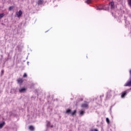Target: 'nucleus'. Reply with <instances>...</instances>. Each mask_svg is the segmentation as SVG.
Segmentation results:
<instances>
[{
    "label": "nucleus",
    "instance_id": "nucleus-1",
    "mask_svg": "<svg viewBox=\"0 0 131 131\" xmlns=\"http://www.w3.org/2000/svg\"><path fill=\"white\" fill-rule=\"evenodd\" d=\"M130 78L129 80L124 84V86H131V70H129Z\"/></svg>",
    "mask_w": 131,
    "mask_h": 131
},
{
    "label": "nucleus",
    "instance_id": "nucleus-2",
    "mask_svg": "<svg viewBox=\"0 0 131 131\" xmlns=\"http://www.w3.org/2000/svg\"><path fill=\"white\" fill-rule=\"evenodd\" d=\"M66 113H67V114H69V113H70L72 116H74V115H75V114H76V110H75L73 112H71V110L68 109L66 111Z\"/></svg>",
    "mask_w": 131,
    "mask_h": 131
},
{
    "label": "nucleus",
    "instance_id": "nucleus-3",
    "mask_svg": "<svg viewBox=\"0 0 131 131\" xmlns=\"http://www.w3.org/2000/svg\"><path fill=\"white\" fill-rule=\"evenodd\" d=\"M24 81V80L22 78H19L17 79V82L18 84H20V85L23 83Z\"/></svg>",
    "mask_w": 131,
    "mask_h": 131
},
{
    "label": "nucleus",
    "instance_id": "nucleus-4",
    "mask_svg": "<svg viewBox=\"0 0 131 131\" xmlns=\"http://www.w3.org/2000/svg\"><path fill=\"white\" fill-rule=\"evenodd\" d=\"M22 14H23V13L22 12L21 10H19V11L16 12V15L18 18L21 17V16H22Z\"/></svg>",
    "mask_w": 131,
    "mask_h": 131
},
{
    "label": "nucleus",
    "instance_id": "nucleus-5",
    "mask_svg": "<svg viewBox=\"0 0 131 131\" xmlns=\"http://www.w3.org/2000/svg\"><path fill=\"white\" fill-rule=\"evenodd\" d=\"M109 5L111 6V9L112 10H114L115 8V6L114 5V2H110L109 3Z\"/></svg>",
    "mask_w": 131,
    "mask_h": 131
},
{
    "label": "nucleus",
    "instance_id": "nucleus-6",
    "mask_svg": "<svg viewBox=\"0 0 131 131\" xmlns=\"http://www.w3.org/2000/svg\"><path fill=\"white\" fill-rule=\"evenodd\" d=\"M43 0H38L37 2V4L38 6H41V5H43Z\"/></svg>",
    "mask_w": 131,
    "mask_h": 131
},
{
    "label": "nucleus",
    "instance_id": "nucleus-7",
    "mask_svg": "<svg viewBox=\"0 0 131 131\" xmlns=\"http://www.w3.org/2000/svg\"><path fill=\"white\" fill-rule=\"evenodd\" d=\"M127 93V91L123 92L121 94V98H124V97H125V96H126Z\"/></svg>",
    "mask_w": 131,
    "mask_h": 131
},
{
    "label": "nucleus",
    "instance_id": "nucleus-8",
    "mask_svg": "<svg viewBox=\"0 0 131 131\" xmlns=\"http://www.w3.org/2000/svg\"><path fill=\"white\" fill-rule=\"evenodd\" d=\"M47 125L48 127H54V125H51V122L47 121Z\"/></svg>",
    "mask_w": 131,
    "mask_h": 131
},
{
    "label": "nucleus",
    "instance_id": "nucleus-9",
    "mask_svg": "<svg viewBox=\"0 0 131 131\" xmlns=\"http://www.w3.org/2000/svg\"><path fill=\"white\" fill-rule=\"evenodd\" d=\"M82 108H88L89 107V104L88 103H83L81 105Z\"/></svg>",
    "mask_w": 131,
    "mask_h": 131
},
{
    "label": "nucleus",
    "instance_id": "nucleus-10",
    "mask_svg": "<svg viewBox=\"0 0 131 131\" xmlns=\"http://www.w3.org/2000/svg\"><path fill=\"white\" fill-rule=\"evenodd\" d=\"M26 91V89L25 88H21L19 89V93H25Z\"/></svg>",
    "mask_w": 131,
    "mask_h": 131
},
{
    "label": "nucleus",
    "instance_id": "nucleus-11",
    "mask_svg": "<svg viewBox=\"0 0 131 131\" xmlns=\"http://www.w3.org/2000/svg\"><path fill=\"white\" fill-rule=\"evenodd\" d=\"M97 10H99V11H101V10H105V8L104 6H100L99 7L97 8Z\"/></svg>",
    "mask_w": 131,
    "mask_h": 131
},
{
    "label": "nucleus",
    "instance_id": "nucleus-12",
    "mask_svg": "<svg viewBox=\"0 0 131 131\" xmlns=\"http://www.w3.org/2000/svg\"><path fill=\"white\" fill-rule=\"evenodd\" d=\"M29 129L31 131L34 130V127L32 125H30L29 126Z\"/></svg>",
    "mask_w": 131,
    "mask_h": 131
},
{
    "label": "nucleus",
    "instance_id": "nucleus-13",
    "mask_svg": "<svg viewBox=\"0 0 131 131\" xmlns=\"http://www.w3.org/2000/svg\"><path fill=\"white\" fill-rule=\"evenodd\" d=\"M79 113L80 116H82V115H83V114H84V111H80L79 112Z\"/></svg>",
    "mask_w": 131,
    "mask_h": 131
},
{
    "label": "nucleus",
    "instance_id": "nucleus-14",
    "mask_svg": "<svg viewBox=\"0 0 131 131\" xmlns=\"http://www.w3.org/2000/svg\"><path fill=\"white\" fill-rule=\"evenodd\" d=\"M4 125H5V122L0 123V128H2Z\"/></svg>",
    "mask_w": 131,
    "mask_h": 131
},
{
    "label": "nucleus",
    "instance_id": "nucleus-15",
    "mask_svg": "<svg viewBox=\"0 0 131 131\" xmlns=\"http://www.w3.org/2000/svg\"><path fill=\"white\" fill-rule=\"evenodd\" d=\"M5 17V13H1L0 14V19H2V18Z\"/></svg>",
    "mask_w": 131,
    "mask_h": 131
},
{
    "label": "nucleus",
    "instance_id": "nucleus-16",
    "mask_svg": "<svg viewBox=\"0 0 131 131\" xmlns=\"http://www.w3.org/2000/svg\"><path fill=\"white\" fill-rule=\"evenodd\" d=\"M86 4H91L92 3V0H86L85 1Z\"/></svg>",
    "mask_w": 131,
    "mask_h": 131
},
{
    "label": "nucleus",
    "instance_id": "nucleus-17",
    "mask_svg": "<svg viewBox=\"0 0 131 131\" xmlns=\"http://www.w3.org/2000/svg\"><path fill=\"white\" fill-rule=\"evenodd\" d=\"M128 5L131 7V0H127Z\"/></svg>",
    "mask_w": 131,
    "mask_h": 131
},
{
    "label": "nucleus",
    "instance_id": "nucleus-18",
    "mask_svg": "<svg viewBox=\"0 0 131 131\" xmlns=\"http://www.w3.org/2000/svg\"><path fill=\"white\" fill-rule=\"evenodd\" d=\"M13 9H14V6H10L9 8V11H12V10H13Z\"/></svg>",
    "mask_w": 131,
    "mask_h": 131
},
{
    "label": "nucleus",
    "instance_id": "nucleus-19",
    "mask_svg": "<svg viewBox=\"0 0 131 131\" xmlns=\"http://www.w3.org/2000/svg\"><path fill=\"white\" fill-rule=\"evenodd\" d=\"M106 121L107 123H108V124L110 123V121L109 120V118H106Z\"/></svg>",
    "mask_w": 131,
    "mask_h": 131
},
{
    "label": "nucleus",
    "instance_id": "nucleus-20",
    "mask_svg": "<svg viewBox=\"0 0 131 131\" xmlns=\"http://www.w3.org/2000/svg\"><path fill=\"white\" fill-rule=\"evenodd\" d=\"M90 131H99L98 130H97V129L96 128H92L90 129Z\"/></svg>",
    "mask_w": 131,
    "mask_h": 131
},
{
    "label": "nucleus",
    "instance_id": "nucleus-21",
    "mask_svg": "<svg viewBox=\"0 0 131 131\" xmlns=\"http://www.w3.org/2000/svg\"><path fill=\"white\" fill-rule=\"evenodd\" d=\"M23 77H24V78L27 77V74H26V73H25L24 74Z\"/></svg>",
    "mask_w": 131,
    "mask_h": 131
},
{
    "label": "nucleus",
    "instance_id": "nucleus-22",
    "mask_svg": "<svg viewBox=\"0 0 131 131\" xmlns=\"http://www.w3.org/2000/svg\"><path fill=\"white\" fill-rule=\"evenodd\" d=\"M5 72V71H4V70H3L2 71V73H4Z\"/></svg>",
    "mask_w": 131,
    "mask_h": 131
},
{
    "label": "nucleus",
    "instance_id": "nucleus-23",
    "mask_svg": "<svg viewBox=\"0 0 131 131\" xmlns=\"http://www.w3.org/2000/svg\"><path fill=\"white\" fill-rule=\"evenodd\" d=\"M130 90H131V88H130Z\"/></svg>",
    "mask_w": 131,
    "mask_h": 131
}]
</instances>
